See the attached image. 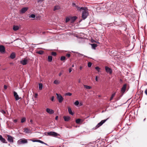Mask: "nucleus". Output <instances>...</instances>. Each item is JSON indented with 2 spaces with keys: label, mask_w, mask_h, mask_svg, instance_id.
I'll return each mask as SVG.
<instances>
[{
  "label": "nucleus",
  "mask_w": 147,
  "mask_h": 147,
  "mask_svg": "<svg viewBox=\"0 0 147 147\" xmlns=\"http://www.w3.org/2000/svg\"><path fill=\"white\" fill-rule=\"evenodd\" d=\"M88 15V9L86 8L83 10L82 14V17L84 20L86 19Z\"/></svg>",
  "instance_id": "f257e3e1"
},
{
  "label": "nucleus",
  "mask_w": 147,
  "mask_h": 147,
  "mask_svg": "<svg viewBox=\"0 0 147 147\" xmlns=\"http://www.w3.org/2000/svg\"><path fill=\"white\" fill-rule=\"evenodd\" d=\"M56 95H57V98L59 102V103H61L63 100V98L60 94L56 93Z\"/></svg>",
  "instance_id": "f03ea898"
},
{
  "label": "nucleus",
  "mask_w": 147,
  "mask_h": 147,
  "mask_svg": "<svg viewBox=\"0 0 147 147\" xmlns=\"http://www.w3.org/2000/svg\"><path fill=\"white\" fill-rule=\"evenodd\" d=\"M28 142L25 139H21L19 140L17 142L18 144H24L27 143Z\"/></svg>",
  "instance_id": "7ed1b4c3"
},
{
  "label": "nucleus",
  "mask_w": 147,
  "mask_h": 147,
  "mask_svg": "<svg viewBox=\"0 0 147 147\" xmlns=\"http://www.w3.org/2000/svg\"><path fill=\"white\" fill-rule=\"evenodd\" d=\"M105 70L106 72L109 74H112V69L108 66H106L105 67Z\"/></svg>",
  "instance_id": "20e7f679"
},
{
  "label": "nucleus",
  "mask_w": 147,
  "mask_h": 147,
  "mask_svg": "<svg viewBox=\"0 0 147 147\" xmlns=\"http://www.w3.org/2000/svg\"><path fill=\"white\" fill-rule=\"evenodd\" d=\"M48 135L49 136H57L58 135V134L57 133L53 132V131H51L50 132H48L47 133Z\"/></svg>",
  "instance_id": "39448f33"
},
{
  "label": "nucleus",
  "mask_w": 147,
  "mask_h": 147,
  "mask_svg": "<svg viewBox=\"0 0 147 147\" xmlns=\"http://www.w3.org/2000/svg\"><path fill=\"white\" fill-rule=\"evenodd\" d=\"M7 140L10 143H13V138L11 136L8 135L7 136Z\"/></svg>",
  "instance_id": "423d86ee"
},
{
  "label": "nucleus",
  "mask_w": 147,
  "mask_h": 147,
  "mask_svg": "<svg viewBox=\"0 0 147 147\" xmlns=\"http://www.w3.org/2000/svg\"><path fill=\"white\" fill-rule=\"evenodd\" d=\"M5 47L3 45H0V52L2 53L5 52Z\"/></svg>",
  "instance_id": "0eeeda50"
},
{
  "label": "nucleus",
  "mask_w": 147,
  "mask_h": 147,
  "mask_svg": "<svg viewBox=\"0 0 147 147\" xmlns=\"http://www.w3.org/2000/svg\"><path fill=\"white\" fill-rule=\"evenodd\" d=\"M108 119V118H107L106 119L102 120L100 123H98V125H97V126L98 127H99L100 126L102 125L104 123H105L107 121V120Z\"/></svg>",
  "instance_id": "6e6552de"
},
{
  "label": "nucleus",
  "mask_w": 147,
  "mask_h": 147,
  "mask_svg": "<svg viewBox=\"0 0 147 147\" xmlns=\"http://www.w3.org/2000/svg\"><path fill=\"white\" fill-rule=\"evenodd\" d=\"M28 9V7H24L22 8L20 12L21 13H24L27 11Z\"/></svg>",
  "instance_id": "1a4fd4ad"
},
{
  "label": "nucleus",
  "mask_w": 147,
  "mask_h": 147,
  "mask_svg": "<svg viewBox=\"0 0 147 147\" xmlns=\"http://www.w3.org/2000/svg\"><path fill=\"white\" fill-rule=\"evenodd\" d=\"M28 62V60L26 59H24L20 61V63L23 65H26Z\"/></svg>",
  "instance_id": "9d476101"
},
{
  "label": "nucleus",
  "mask_w": 147,
  "mask_h": 147,
  "mask_svg": "<svg viewBox=\"0 0 147 147\" xmlns=\"http://www.w3.org/2000/svg\"><path fill=\"white\" fill-rule=\"evenodd\" d=\"M46 111L47 113L50 114H53L54 113V111L53 110L48 108L46 109Z\"/></svg>",
  "instance_id": "9b49d317"
},
{
  "label": "nucleus",
  "mask_w": 147,
  "mask_h": 147,
  "mask_svg": "<svg viewBox=\"0 0 147 147\" xmlns=\"http://www.w3.org/2000/svg\"><path fill=\"white\" fill-rule=\"evenodd\" d=\"M0 141L3 143H7V142L6 141L5 139L1 135H0Z\"/></svg>",
  "instance_id": "f8f14e48"
},
{
  "label": "nucleus",
  "mask_w": 147,
  "mask_h": 147,
  "mask_svg": "<svg viewBox=\"0 0 147 147\" xmlns=\"http://www.w3.org/2000/svg\"><path fill=\"white\" fill-rule=\"evenodd\" d=\"M127 85L126 84H124L123 86L121 88V92H122L123 93H124V92L125 91L126 87Z\"/></svg>",
  "instance_id": "ddd939ff"
},
{
  "label": "nucleus",
  "mask_w": 147,
  "mask_h": 147,
  "mask_svg": "<svg viewBox=\"0 0 147 147\" xmlns=\"http://www.w3.org/2000/svg\"><path fill=\"white\" fill-rule=\"evenodd\" d=\"M13 94L15 98V99L16 100H18L20 99L18 95L17 94V92H14Z\"/></svg>",
  "instance_id": "4468645a"
},
{
  "label": "nucleus",
  "mask_w": 147,
  "mask_h": 147,
  "mask_svg": "<svg viewBox=\"0 0 147 147\" xmlns=\"http://www.w3.org/2000/svg\"><path fill=\"white\" fill-rule=\"evenodd\" d=\"M24 132L26 134L29 133L31 132V131L30 129L27 128H25L24 129Z\"/></svg>",
  "instance_id": "2eb2a0df"
},
{
  "label": "nucleus",
  "mask_w": 147,
  "mask_h": 147,
  "mask_svg": "<svg viewBox=\"0 0 147 147\" xmlns=\"http://www.w3.org/2000/svg\"><path fill=\"white\" fill-rule=\"evenodd\" d=\"M60 7L58 5H56L54 6L53 11H55L56 10H58L60 9Z\"/></svg>",
  "instance_id": "dca6fc26"
},
{
  "label": "nucleus",
  "mask_w": 147,
  "mask_h": 147,
  "mask_svg": "<svg viewBox=\"0 0 147 147\" xmlns=\"http://www.w3.org/2000/svg\"><path fill=\"white\" fill-rule=\"evenodd\" d=\"M16 57V55L14 53H13L11 54L10 57L11 59H13Z\"/></svg>",
  "instance_id": "f3484780"
},
{
  "label": "nucleus",
  "mask_w": 147,
  "mask_h": 147,
  "mask_svg": "<svg viewBox=\"0 0 147 147\" xmlns=\"http://www.w3.org/2000/svg\"><path fill=\"white\" fill-rule=\"evenodd\" d=\"M77 8V10L79 11H81V10H83L84 9H85L86 7H80L77 6L76 7Z\"/></svg>",
  "instance_id": "a211bd4d"
},
{
  "label": "nucleus",
  "mask_w": 147,
  "mask_h": 147,
  "mask_svg": "<svg viewBox=\"0 0 147 147\" xmlns=\"http://www.w3.org/2000/svg\"><path fill=\"white\" fill-rule=\"evenodd\" d=\"M68 112H69V114L71 115H73L74 114V113L72 112L71 109L69 107V108H68Z\"/></svg>",
  "instance_id": "6ab92c4d"
},
{
  "label": "nucleus",
  "mask_w": 147,
  "mask_h": 147,
  "mask_svg": "<svg viewBox=\"0 0 147 147\" xmlns=\"http://www.w3.org/2000/svg\"><path fill=\"white\" fill-rule=\"evenodd\" d=\"M19 27L18 26H14L13 27V29L14 31H16L18 30Z\"/></svg>",
  "instance_id": "aec40b11"
},
{
  "label": "nucleus",
  "mask_w": 147,
  "mask_h": 147,
  "mask_svg": "<svg viewBox=\"0 0 147 147\" xmlns=\"http://www.w3.org/2000/svg\"><path fill=\"white\" fill-rule=\"evenodd\" d=\"M91 45L92 49H95L96 47L97 46V45L96 44H92Z\"/></svg>",
  "instance_id": "412c9836"
},
{
  "label": "nucleus",
  "mask_w": 147,
  "mask_h": 147,
  "mask_svg": "<svg viewBox=\"0 0 147 147\" xmlns=\"http://www.w3.org/2000/svg\"><path fill=\"white\" fill-rule=\"evenodd\" d=\"M52 59H53V57L51 56H48V61L49 62H51L52 61Z\"/></svg>",
  "instance_id": "4be33fe9"
},
{
  "label": "nucleus",
  "mask_w": 147,
  "mask_h": 147,
  "mask_svg": "<svg viewBox=\"0 0 147 147\" xmlns=\"http://www.w3.org/2000/svg\"><path fill=\"white\" fill-rule=\"evenodd\" d=\"M63 118L64 119V120L65 121H68L70 119V118L69 117L65 116H64Z\"/></svg>",
  "instance_id": "5701e85b"
},
{
  "label": "nucleus",
  "mask_w": 147,
  "mask_h": 147,
  "mask_svg": "<svg viewBox=\"0 0 147 147\" xmlns=\"http://www.w3.org/2000/svg\"><path fill=\"white\" fill-rule=\"evenodd\" d=\"M84 87L86 89H90L92 87L90 86H87L86 85H84Z\"/></svg>",
  "instance_id": "b1692460"
},
{
  "label": "nucleus",
  "mask_w": 147,
  "mask_h": 147,
  "mask_svg": "<svg viewBox=\"0 0 147 147\" xmlns=\"http://www.w3.org/2000/svg\"><path fill=\"white\" fill-rule=\"evenodd\" d=\"M42 84L41 83L39 84V90H42Z\"/></svg>",
  "instance_id": "393cba45"
},
{
  "label": "nucleus",
  "mask_w": 147,
  "mask_h": 147,
  "mask_svg": "<svg viewBox=\"0 0 147 147\" xmlns=\"http://www.w3.org/2000/svg\"><path fill=\"white\" fill-rule=\"evenodd\" d=\"M77 17L76 16H74L72 17L71 18V20L72 22H74L77 19Z\"/></svg>",
  "instance_id": "a878e982"
},
{
  "label": "nucleus",
  "mask_w": 147,
  "mask_h": 147,
  "mask_svg": "<svg viewBox=\"0 0 147 147\" xmlns=\"http://www.w3.org/2000/svg\"><path fill=\"white\" fill-rule=\"evenodd\" d=\"M115 93H113L112 94V95H111V97H110V100H112V99L113 98V97L115 95Z\"/></svg>",
  "instance_id": "bb28decb"
},
{
  "label": "nucleus",
  "mask_w": 147,
  "mask_h": 147,
  "mask_svg": "<svg viewBox=\"0 0 147 147\" xmlns=\"http://www.w3.org/2000/svg\"><path fill=\"white\" fill-rule=\"evenodd\" d=\"M26 120V118L25 117H23L21 119V122L22 123H24L25 121Z\"/></svg>",
  "instance_id": "cd10ccee"
},
{
  "label": "nucleus",
  "mask_w": 147,
  "mask_h": 147,
  "mask_svg": "<svg viewBox=\"0 0 147 147\" xmlns=\"http://www.w3.org/2000/svg\"><path fill=\"white\" fill-rule=\"evenodd\" d=\"M53 83L55 84H58L59 83V82L57 80L54 81Z\"/></svg>",
  "instance_id": "c85d7f7f"
},
{
  "label": "nucleus",
  "mask_w": 147,
  "mask_h": 147,
  "mask_svg": "<svg viewBox=\"0 0 147 147\" xmlns=\"http://www.w3.org/2000/svg\"><path fill=\"white\" fill-rule=\"evenodd\" d=\"M29 18H34L35 17V15L34 14H32L30 16H29Z\"/></svg>",
  "instance_id": "c756f323"
},
{
  "label": "nucleus",
  "mask_w": 147,
  "mask_h": 147,
  "mask_svg": "<svg viewBox=\"0 0 147 147\" xmlns=\"http://www.w3.org/2000/svg\"><path fill=\"white\" fill-rule=\"evenodd\" d=\"M81 121V119H78L76 120V122L77 123H79Z\"/></svg>",
  "instance_id": "7c9ffc66"
},
{
  "label": "nucleus",
  "mask_w": 147,
  "mask_h": 147,
  "mask_svg": "<svg viewBox=\"0 0 147 147\" xmlns=\"http://www.w3.org/2000/svg\"><path fill=\"white\" fill-rule=\"evenodd\" d=\"M65 57L64 56H61L60 59L62 61H64V60H65Z\"/></svg>",
  "instance_id": "2f4dec72"
},
{
  "label": "nucleus",
  "mask_w": 147,
  "mask_h": 147,
  "mask_svg": "<svg viewBox=\"0 0 147 147\" xmlns=\"http://www.w3.org/2000/svg\"><path fill=\"white\" fill-rule=\"evenodd\" d=\"M51 54L53 56H56L57 55V53L56 52H53L51 53Z\"/></svg>",
  "instance_id": "473e14b6"
},
{
  "label": "nucleus",
  "mask_w": 147,
  "mask_h": 147,
  "mask_svg": "<svg viewBox=\"0 0 147 147\" xmlns=\"http://www.w3.org/2000/svg\"><path fill=\"white\" fill-rule=\"evenodd\" d=\"M99 72L100 70V68L98 67H96L95 68Z\"/></svg>",
  "instance_id": "72a5a7b5"
},
{
  "label": "nucleus",
  "mask_w": 147,
  "mask_h": 147,
  "mask_svg": "<svg viewBox=\"0 0 147 147\" xmlns=\"http://www.w3.org/2000/svg\"><path fill=\"white\" fill-rule=\"evenodd\" d=\"M70 20V18L69 17H67L66 18L65 22H67Z\"/></svg>",
  "instance_id": "f704fd0d"
},
{
  "label": "nucleus",
  "mask_w": 147,
  "mask_h": 147,
  "mask_svg": "<svg viewBox=\"0 0 147 147\" xmlns=\"http://www.w3.org/2000/svg\"><path fill=\"white\" fill-rule=\"evenodd\" d=\"M74 104L76 105V106L78 105L79 104V101L78 100H76Z\"/></svg>",
  "instance_id": "c9c22d12"
},
{
  "label": "nucleus",
  "mask_w": 147,
  "mask_h": 147,
  "mask_svg": "<svg viewBox=\"0 0 147 147\" xmlns=\"http://www.w3.org/2000/svg\"><path fill=\"white\" fill-rule=\"evenodd\" d=\"M71 95H72V94L70 92L67 93H66V94H65V95L69 96H71Z\"/></svg>",
  "instance_id": "e433bc0d"
},
{
  "label": "nucleus",
  "mask_w": 147,
  "mask_h": 147,
  "mask_svg": "<svg viewBox=\"0 0 147 147\" xmlns=\"http://www.w3.org/2000/svg\"><path fill=\"white\" fill-rule=\"evenodd\" d=\"M92 63L90 62H89L88 63V67H90L92 66Z\"/></svg>",
  "instance_id": "4c0bfd02"
},
{
  "label": "nucleus",
  "mask_w": 147,
  "mask_h": 147,
  "mask_svg": "<svg viewBox=\"0 0 147 147\" xmlns=\"http://www.w3.org/2000/svg\"><path fill=\"white\" fill-rule=\"evenodd\" d=\"M37 141H38L37 142H39L40 143H41L42 144L43 143H44V142H43L40 140H37Z\"/></svg>",
  "instance_id": "58836bf2"
},
{
  "label": "nucleus",
  "mask_w": 147,
  "mask_h": 147,
  "mask_svg": "<svg viewBox=\"0 0 147 147\" xmlns=\"http://www.w3.org/2000/svg\"><path fill=\"white\" fill-rule=\"evenodd\" d=\"M78 53V56H80V55H81L82 56H84V57H87V56L84 55L82 54H80L79 53Z\"/></svg>",
  "instance_id": "ea45409f"
},
{
  "label": "nucleus",
  "mask_w": 147,
  "mask_h": 147,
  "mask_svg": "<svg viewBox=\"0 0 147 147\" xmlns=\"http://www.w3.org/2000/svg\"><path fill=\"white\" fill-rule=\"evenodd\" d=\"M72 5L73 6L75 7H76L77 6L76 5V4L74 3H72Z\"/></svg>",
  "instance_id": "a19ab883"
},
{
  "label": "nucleus",
  "mask_w": 147,
  "mask_h": 147,
  "mask_svg": "<svg viewBox=\"0 0 147 147\" xmlns=\"http://www.w3.org/2000/svg\"><path fill=\"white\" fill-rule=\"evenodd\" d=\"M38 53L40 54H42L43 53V52L42 51H40L38 52Z\"/></svg>",
  "instance_id": "79ce46f5"
},
{
  "label": "nucleus",
  "mask_w": 147,
  "mask_h": 147,
  "mask_svg": "<svg viewBox=\"0 0 147 147\" xmlns=\"http://www.w3.org/2000/svg\"><path fill=\"white\" fill-rule=\"evenodd\" d=\"M51 100L52 101H54L55 99H54V96H52L51 97Z\"/></svg>",
  "instance_id": "37998d69"
},
{
  "label": "nucleus",
  "mask_w": 147,
  "mask_h": 147,
  "mask_svg": "<svg viewBox=\"0 0 147 147\" xmlns=\"http://www.w3.org/2000/svg\"><path fill=\"white\" fill-rule=\"evenodd\" d=\"M66 56L68 57H69L70 56V54H67L66 55Z\"/></svg>",
  "instance_id": "c03bdc74"
},
{
  "label": "nucleus",
  "mask_w": 147,
  "mask_h": 147,
  "mask_svg": "<svg viewBox=\"0 0 147 147\" xmlns=\"http://www.w3.org/2000/svg\"><path fill=\"white\" fill-rule=\"evenodd\" d=\"M38 140H32V141L33 142H37Z\"/></svg>",
  "instance_id": "a18cd8bd"
},
{
  "label": "nucleus",
  "mask_w": 147,
  "mask_h": 147,
  "mask_svg": "<svg viewBox=\"0 0 147 147\" xmlns=\"http://www.w3.org/2000/svg\"><path fill=\"white\" fill-rule=\"evenodd\" d=\"M72 71V70H71V69L70 68H69V73H70Z\"/></svg>",
  "instance_id": "49530a36"
},
{
  "label": "nucleus",
  "mask_w": 147,
  "mask_h": 147,
  "mask_svg": "<svg viewBox=\"0 0 147 147\" xmlns=\"http://www.w3.org/2000/svg\"><path fill=\"white\" fill-rule=\"evenodd\" d=\"M13 121L15 123H16L17 122V119H14L13 120Z\"/></svg>",
  "instance_id": "de8ad7c7"
},
{
  "label": "nucleus",
  "mask_w": 147,
  "mask_h": 147,
  "mask_svg": "<svg viewBox=\"0 0 147 147\" xmlns=\"http://www.w3.org/2000/svg\"><path fill=\"white\" fill-rule=\"evenodd\" d=\"M95 80H96V81L97 82L98 81V79L97 76H96V78H95Z\"/></svg>",
  "instance_id": "09e8293b"
},
{
  "label": "nucleus",
  "mask_w": 147,
  "mask_h": 147,
  "mask_svg": "<svg viewBox=\"0 0 147 147\" xmlns=\"http://www.w3.org/2000/svg\"><path fill=\"white\" fill-rule=\"evenodd\" d=\"M4 88L5 89H6L7 88V86L5 85L4 86Z\"/></svg>",
  "instance_id": "8fccbe9b"
},
{
  "label": "nucleus",
  "mask_w": 147,
  "mask_h": 147,
  "mask_svg": "<svg viewBox=\"0 0 147 147\" xmlns=\"http://www.w3.org/2000/svg\"><path fill=\"white\" fill-rule=\"evenodd\" d=\"M62 74V73H61V72H60L59 74V76H60Z\"/></svg>",
  "instance_id": "3c124183"
},
{
  "label": "nucleus",
  "mask_w": 147,
  "mask_h": 147,
  "mask_svg": "<svg viewBox=\"0 0 147 147\" xmlns=\"http://www.w3.org/2000/svg\"><path fill=\"white\" fill-rule=\"evenodd\" d=\"M2 112L3 113H4V114L5 113V111H3V110H2Z\"/></svg>",
  "instance_id": "603ef678"
},
{
  "label": "nucleus",
  "mask_w": 147,
  "mask_h": 147,
  "mask_svg": "<svg viewBox=\"0 0 147 147\" xmlns=\"http://www.w3.org/2000/svg\"><path fill=\"white\" fill-rule=\"evenodd\" d=\"M58 116H56L55 117V120H57L58 119Z\"/></svg>",
  "instance_id": "864d4df0"
},
{
  "label": "nucleus",
  "mask_w": 147,
  "mask_h": 147,
  "mask_svg": "<svg viewBox=\"0 0 147 147\" xmlns=\"http://www.w3.org/2000/svg\"><path fill=\"white\" fill-rule=\"evenodd\" d=\"M145 94L146 95H147V89L145 90Z\"/></svg>",
  "instance_id": "5fc2aeb1"
},
{
  "label": "nucleus",
  "mask_w": 147,
  "mask_h": 147,
  "mask_svg": "<svg viewBox=\"0 0 147 147\" xmlns=\"http://www.w3.org/2000/svg\"><path fill=\"white\" fill-rule=\"evenodd\" d=\"M30 122L31 123H32V119L30 120Z\"/></svg>",
  "instance_id": "6e6d98bb"
},
{
  "label": "nucleus",
  "mask_w": 147,
  "mask_h": 147,
  "mask_svg": "<svg viewBox=\"0 0 147 147\" xmlns=\"http://www.w3.org/2000/svg\"><path fill=\"white\" fill-rule=\"evenodd\" d=\"M38 96V94H36L35 96V97H36V96Z\"/></svg>",
  "instance_id": "4d7b16f0"
},
{
  "label": "nucleus",
  "mask_w": 147,
  "mask_h": 147,
  "mask_svg": "<svg viewBox=\"0 0 147 147\" xmlns=\"http://www.w3.org/2000/svg\"><path fill=\"white\" fill-rule=\"evenodd\" d=\"M82 69V67L81 66L80 67V69L81 70Z\"/></svg>",
  "instance_id": "13d9d810"
},
{
  "label": "nucleus",
  "mask_w": 147,
  "mask_h": 147,
  "mask_svg": "<svg viewBox=\"0 0 147 147\" xmlns=\"http://www.w3.org/2000/svg\"><path fill=\"white\" fill-rule=\"evenodd\" d=\"M43 144H45L46 145H48L46 143H45V142H44V143H43Z\"/></svg>",
  "instance_id": "bf43d9fd"
},
{
  "label": "nucleus",
  "mask_w": 147,
  "mask_h": 147,
  "mask_svg": "<svg viewBox=\"0 0 147 147\" xmlns=\"http://www.w3.org/2000/svg\"><path fill=\"white\" fill-rule=\"evenodd\" d=\"M45 32H42V34H44Z\"/></svg>",
  "instance_id": "052dcab7"
},
{
  "label": "nucleus",
  "mask_w": 147,
  "mask_h": 147,
  "mask_svg": "<svg viewBox=\"0 0 147 147\" xmlns=\"http://www.w3.org/2000/svg\"><path fill=\"white\" fill-rule=\"evenodd\" d=\"M72 67H74V65H72Z\"/></svg>",
  "instance_id": "680f3d73"
},
{
  "label": "nucleus",
  "mask_w": 147,
  "mask_h": 147,
  "mask_svg": "<svg viewBox=\"0 0 147 147\" xmlns=\"http://www.w3.org/2000/svg\"><path fill=\"white\" fill-rule=\"evenodd\" d=\"M145 119H146V118H145V119H144V121H145Z\"/></svg>",
  "instance_id": "e2e57ef3"
},
{
  "label": "nucleus",
  "mask_w": 147,
  "mask_h": 147,
  "mask_svg": "<svg viewBox=\"0 0 147 147\" xmlns=\"http://www.w3.org/2000/svg\"><path fill=\"white\" fill-rule=\"evenodd\" d=\"M80 80L79 81V83H80Z\"/></svg>",
  "instance_id": "0e129e2a"
},
{
  "label": "nucleus",
  "mask_w": 147,
  "mask_h": 147,
  "mask_svg": "<svg viewBox=\"0 0 147 147\" xmlns=\"http://www.w3.org/2000/svg\"><path fill=\"white\" fill-rule=\"evenodd\" d=\"M59 147H61V146H60Z\"/></svg>",
  "instance_id": "69168bd1"
}]
</instances>
